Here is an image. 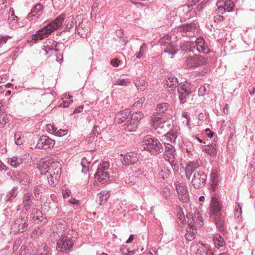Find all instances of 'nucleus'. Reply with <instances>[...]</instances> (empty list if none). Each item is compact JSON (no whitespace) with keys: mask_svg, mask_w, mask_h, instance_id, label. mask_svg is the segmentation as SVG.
I'll return each instance as SVG.
<instances>
[{"mask_svg":"<svg viewBox=\"0 0 255 255\" xmlns=\"http://www.w3.org/2000/svg\"><path fill=\"white\" fill-rule=\"evenodd\" d=\"M16 178L19 184L25 188H27L31 182L29 176L25 172H20L16 175Z\"/></svg>","mask_w":255,"mask_h":255,"instance_id":"obj_21","label":"nucleus"},{"mask_svg":"<svg viewBox=\"0 0 255 255\" xmlns=\"http://www.w3.org/2000/svg\"><path fill=\"white\" fill-rule=\"evenodd\" d=\"M40 189L39 186H35L33 190V193L36 198H39L40 194Z\"/></svg>","mask_w":255,"mask_h":255,"instance_id":"obj_64","label":"nucleus"},{"mask_svg":"<svg viewBox=\"0 0 255 255\" xmlns=\"http://www.w3.org/2000/svg\"><path fill=\"white\" fill-rule=\"evenodd\" d=\"M74 238L71 233L62 235L57 244V249L59 252H69L72 249Z\"/></svg>","mask_w":255,"mask_h":255,"instance_id":"obj_4","label":"nucleus"},{"mask_svg":"<svg viewBox=\"0 0 255 255\" xmlns=\"http://www.w3.org/2000/svg\"><path fill=\"white\" fill-rule=\"evenodd\" d=\"M17 17L15 15L14 12L12 11L11 15L8 18L9 24L11 25L12 28H15L18 25L17 23Z\"/></svg>","mask_w":255,"mask_h":255,"instance_id":"obj_41","label":"nucleus"},{"mask_svg":"<svg viewBox=\"0 0 255 255\" xmlns=\"http://www.w3.org/2000/svg\"><path fill=\"white\" fill-rule=\"evenodd\" d=\"M14 140L17 145H21L24 141V136L20 132H16L14 134Z\"/></svg>","mask_w":255,"mask_h":255,"instance_id":"obj_44","label":"nucleus"},{"mask_svg":"<svg viewBox=\"0 0 255 255\" xmlns=\"http://www.w3.org/2000/svg\"><path fill=\"white\" fill-rule=\"evenodd\" d=\"M242 214V210L241 205L239 203H236L235 209V218L237 222H240L241 220V215Z\"/></svg>","mask_w":255,"mask_h":255,"instance_id":"obj_39","label":"nucleus"},{"mask_svg":"<svg viewBox=\"0 0 255 255\" xmlns=\"http://www.w3.org/2000/svg\"><path fill=\"white\" fill-rule=\"evenodd\" d=\"M207 180V175L204 172L201 170H196L193 173L192 179V184L196 189H199L204 186Z\"/></svg>","mask_w":255,"mask_h":255,"instance_id":"obj_8","label":"nucleus"},{"mask_svg":"<svg viewBox=\"0 0 255 255\" xmlns=\"http://www.w3.org/2000/svg\"><path fill=\"white\" fill-rule=\"evenodd\" d=\"M72 97L70 95L64 96L62 98V102L59 104V107L61 108H67L70 104L73 102L71 99Z\"/></svg>","mask_w":255,"mask_h":255,"instance_id":"obj_37","label":"nucleus"},{"mask_svg":"<svg viewBox=\"0 0 255 255\" xmlns=\"http://www.w3.org/2000/svg\"><path fill=\"white\" fill-rule=\"evenodd\" d=\"M101 132V128L98 126H95L93 128L92 132L88 137V141L93 142L95 137H97Z\"/></svg>","mask_w":255,"mask_h":255,"instance_id":"obj_36","label":"nucleus"},{"mask_svg":"<svg viewBox=\"0 0 255 255\" xmlns=\"http://www.w3.org/2000/svg\"><path fill=\"white\" fill-rule=\"evenodd\" d=\"M138 124L136 122L131 120H128L125 125V129L128 131H134L137 128Z\"/></svg>","mask_w":255,"mask_h":255,"instance_id":"obj_33","label":"nucleus"},{"mask_svg":"<svg viewBox=\"0 0 255 255\" xmlns=\"http://www.w3.org/2000/svg\"><path fill=\"white\" fill-rule=\"evenodd\" d=\"M159 43L164 53L173 55L177 52L176 44L171 40L169 34L164 35L159 40Z\"/></svg>","mask_w":255,"mask_h":255,"instance_id":"obj_5","label":"nucleus"},{"mask_svg":"<svg viewBox=\"0 0 255 255\" xmlns=\"http://www.w3.org/2000/svg\"><path fill=\"white\" fill-rule=\"evenodd\" d=\"M175 186L179 200L182 203L187 202L189 199V196L186 184L184 183L176 182L175 183Z\"/></svg>","mask_w":255,"mask_h":255,"instance_id":"obj_11","label":"nucleus"},{"mask_svg":"<svg viewBox=\"0 0 255 255\" xmlns=\"http://www.w3.org/2000/svg\"><path fill=\"white\" fill-rule=\"evenodd\" d=\"M196 50L200 53H208L210 49L206 44L204 39L201 37H198L195 42Z\"/></svg>","mask_w":255,"mask_h":255,"instance_id":"obj_20","label":"nucleus"},{"mask_svg":"<svg viewBox=\"0 0 255 255\" xmlns=\"http://www.w3.org/2000/svg\"><path fill=\"white\" fill-rule=\"evenodd\" d=\"M145 100V99L144 98H142L140 99L138 101H137L136 102H135L133 105V107H141L143 103L144 102Z\"/></svg>","mask_w":255,"mask_h":255,"instance_id":"obj_63","label":"nucleus"},{"mask_svg":"<svg viewBox=\"0 0 255 255\" xmlns=\"http://www.w3.org/2000/svg\"><path fill=\"white\" fill-rule=\"evenodd\" d=\"M27 220L21 217L17 218L12 225V228L16 233H23L27 228Z\"/></svg>","mask_w":255,"mask_h":255,"instance_id":"obj_15","label":"nucleus"},{"mask_svg":"<svg viewBox=\"0 0 255 255\" xmlns=\"http://www.w3.org/2000/svg\"><path fill=\"white\" fill-rule=\"evenodd\" d=\"M65 17L64 13L61 14L54 20L36 31L35 34L31 35L28 38L27 41L35 43L47 38L54 30L62 26Z\"/></svg>","mask_w":255,"mask_h":255,"instance_id":"obj_1","label":"nucleus"},{"mask_svg":"<svg viewBox=\"0 0 255 255\" xmlns=\"http://www.w3.org/2000/svg\"><path fill=\"white\" fill-rule=\"evenodd\" d=\"M170 174V171L166 168L161 169L160 172H159V175L160 177H161L163 179H167L168 178Z\"/></svg>","mask_w":255,"mask_h":255,"instance_id":"obj_53","label":"nucleus"},{"mask_svg":"<svg viewBox=\"0 0 255 255\" xmlns=\"http://www.w3.org/2000/svg\"><path fill=\"white\" fill-rule=\"evenodd\" d=\"M43 9V5L41 3H37L32 7L31 12L28 14L27 19L31 21L33 17L35 16L37 14L40 15Z\"/></svg>","mask_w":255,"mask_h":255,"instance_id":"obj_24","label":"nucleus"},{"mask_svg":"<svg viewBox=\"0 0 255 255\" xmlns=\"http://www.w3.org/2000/svg\"><path fill=\"white\" fill-rule=\"evenodd\" d=\"M196 24L194 22L186 23L178 27V30L184 33L183 36L193 37L195 35Z\"/></svg>","mask_w":255,"mask_h":255,"instance_id":"obj_14","label":"nucleus"},{"mask_svg":"<svg viewBox=\"0 0 255 255\" xmlns=\"http://www.w3.org/2000/svg\"><path fill=\"white\" fill-rule=\"evenodd\" d=\"M213 242L215 247L219 249L224 248L225 245V241L223 238L220 234H216L213 238Z\"/></svg>","mask_w":255,"mask_h":255,"instance_id":"obj_30","label":"nucleus"},{"mask_svg":"<svg viewBox=\"0 0 255 255\" xmlns=\"http://www.w3.org/2000/svg\"><path fill=\"white\" fill-rule=\"evenodd\" d=\"M57 223H59L57 225L58 228H60L61 230H64L65 229L67 225L66 223L64 221L62 220H59L58 221H57Z\"/></svg>","mask_w":255,"mask_h":255,"instance_id":"obj_60","label":"nucleus"},{"mask_svg":"<svg viewBox=\"0 0 255 255\" xmlns=\"http://www.w3.org/2000/svg\"><path fill=\"white\" fill-rule=\"evenodd\" d=\"M166 124V122L164 121L163 122H160L159 123L155 125V127H153L155 130L157 131L159 133H162L166 131L164 129L165 125Z\"/></svg>","mask_w":255,"mask_h":255,"instance_id":"obj_47","label":"nucleus"},{"mask_svg":"<svg viewBox=\"0 0 255 255\" xmlns=\"http://www.w3.org/2000/svg\"><path fill=\"white\" fill-rule=\"evenodd\" d=\"M137 180L136 176L134 175H129L128 178L125 179V182L127 184L130 186L133 185L135 184Z\"/></svg>","mask_w":255,"mask_h":255,"instance_id":"obj_52","label":"nucleus"},{"mask_svg":"<svg viewBox=\"0 0 255 255\" xmlns=\"http://www.w3.org/2000/svg\"><path fill=\"white\" fill-rule=\"evenodd\" d=\"M91 163V161H89L86 157L82 158L81 165L82 166V172L86 173L89 170V165Z\"/></svg>","mask_w":255,"mask_h":255,"instance_id":"obj_42","label":"nucleus"},{"mask_svg":"<svg viewBox=\"0 0 255 255\" xmlns=\"http://www.w3.org/2000/svg\"><path fill=\"white\" fill-rule=\"evenodd\" d=\"M178 84L177 79L175 77H170L166 81L164 86L166 88L168 89L169 92H173L175 91Z\"/></svg>","mask_w":255,"mask_h":255,"instance_id":"obj_23","label":"nucleus"},{"mask_svg":"<svg viewBox=\"0 0 255 255\" xmlns=\"http://www.w3.org/2000/svg\"><path fill=\"white\" fill-rule=\"evenodd\" d=\"M216 5L217 8L215 12L219 14H223L226 12H231L235 7V4L232 0H218Z\"/></svg>","mask_w":255,"mask_h":255,"instance_id":"obj_9","label":"nucleus"},{"mask_svg":"<svg viewBox=\"0 0 255 255\" xmlns=\"http://www.w3.org/2000/svg\"><path fill=\"white\" fill-rule=\"evenodd\" d=\"M9 122V120L7 115L2 112L0 114V128H2L4 126Z\"/></svg>","mask_w":255,"mask_h":255,"instance_id":"obj_48","label":"nucleus"},{"mask_svg":"<svg viewBox=\"0 0 255 255\" xmlns=\"http://www.w3.org/2000/svg\"><path fill=\"white\" fill-rule=\"evenodd\" d=\"M109 195L107 193H105V192H101L98 193L97 195V197L99 198V204L102 205V204L105 203L108 199L109 198Z\"/></svg>","mask_w":255,"mask_h":255,"instance_id":"obj_43","label":"nucleus"},{"mask_svg":"<svg viewBox=\"0 0 255 255\" xmlns=\"http://www.w3.org/2000/svg\"><path fill=\"white\" fill-rule=\"evenodd\" d=\"M22 205L23 210L25 211H29L33 204L34 200V196L32 192H27L23 194L22 196Z\"/></svg>","mask_w":255,"mask_h":255,"instance_id":"obj_16","label":"nucleus"},{"mask_svg":"<svg viewBox=\"0 0 255 255\" xmlns=\"http://www.w3.org/2000/svg\"><path fill=\"white\" fill-rule=\"evenodd\" d=\"M178 135V133L176 130L172 129L170 131L167 132L165 135V138L166 139V141L165 142L168 143L174 142Z\"/></svg>","mask_w":255,"mask_h":255,"instance_id":"obj_32","label":"nucleus"},{"mask_svg":"<svg viewBox=\"0 0 255 255\" xmlns=\"http://www.w3.org/2000/svg\"><path fill=\"white\" fill-rule=\"evenodd\" d=\"M195 230H195V228L188 226V228L186 230V233L185 235V238L187 241H191L194 239V231Z\"/></svg>","mask_w":255,"mask_h":255,"instance_id":"obj_38","label":"nucleus"},{"mask_svg":"<svg viewBox=\"0 0 255 255\" xmlns=\"http://www.w3.org/2000/svg\"><path fill=\"white\" fill-rule=\"evenodd\" d=\"M55 144V141L47 135H41L38 138L35 148L47 150L53 148Z\"/></svg>","mask_w":255,"mask_h":255,"instance_id":"obj_10","label":"nucleus"},{"mask_svg":"<svg viewBox=\"0 0 255 255\" xmlns=\"http://www.w3.org/2000/svg\"><path fill=\"white\" fill-rule=\"evenodd\" d=\"M24 243V240L23 238L17 239L15 241L13 246V252L18 254L22 250V249L24 250V247L23 246Z\"/></svg>","mask_w":255,"mask_h":255,"instance_id":"obj_26","label":"nucleus"},{"mask_svg":"<svg viewBox=\"0 0 255 255\" xmlns=\"http://www.w3.org/2000/svg\"><path fill=\"white\" fill-rule=\"evenodd\" d=\"M191 216V219H189L188 226L193 227L196 230L197 228L201 227L203 225V220L201 215L197 213Z\"/></svg>","mask_w":255,"mask_h":255,"instance_id":"obj_18","label":"nucleus"},{"mask_svg":"<svg viewBox=\"0 0 255 255\" xmlns=\"http://www.w3.org/2000/svg\"><path fill=\"white\" fill-rule=\"evenodd\" d=\"M169 107V105L167 103H159L156 105L155 110L157 114L164 117V118H169L171 112Z\"/></svg>","mask_w":255,"mask_h":255,"instance_id":"obj_17","label":"nucleus"},{"mask_svg":"<svg viewBox=\"0 0 255 255\" xmlns=\"http://www.w3.org/2000/svg\"><path fill=\"white\" fill-rule=\"evenodd\" d=\"M75 29L77 33L83 38H86L90 32L89 26L84 23H81L78 26H76Z\"/></svg>","mask_w":255,"mask_h":255,"instance_id":"obj_22","label":"nucleus"},{"mask_svg":"<svg viewBox=\"0 0 255 255\" xmlns=\"http://www.w3.org/2000/svg\"><path fill=\"white\" fill-rule=\"evenodd\" d=\"M129 115V111L128 110H125L117 114L116 116V119L119 123H121L128 119Z\"/></svg>","mask_w":255,"mask_h":255,"instance_id":"obj_31","label":"nucleus"},{"mask_svg":"<svg viewBox=\"0 0 255 255\" xmlns=\"http://www.w3.org/2000/svg\"><path fill=\"white\" fill-rule=\"evenodd\" d=\"M18 195V187L17 186L13 187L12 189L7 193L5 197V201L9 202L12 201Z\"/></svg>","mask_w":255,"mask_h":255,"instance_id":"obj_35","label":"nucleus"},{"mask_svg":"<svg viewBox=\"0 0 255 255\" xmlns=\"http://www.w3.org/2000/svg\"><path fill=\"white\" fill-rule=\"evenodd\" d=\"M207 59L201 55L189 56L186 59V65L188 67L195 68L205 65Z\"/></svg>","mask_w":255,"mask_h":255,"instance_id":"obj_12","label":"nucleus"},{"mask_svg":"<svg viewBox=\"0 0 255 255\" xmlns=\"http://www.w3.org/2000/svg\"><path fill=\"white\" fill-rule=\"evenodd\" d=\"M141 145L144 150L148 151L153 154H159L163 151L162 143L157 139L152 138L149 135L144 137Z\"/></svg>","mask_w":255,"mask_h":255,"instance_id":"obj_2","label":"nucleus"},{"mask_svg":"<svg viewBox=\"0 0 255 255\" xmlns=\"http://www.w3.org/2000/svg\"><path fill=\"white\" fill-rule=\"evenodd\" d=\"M207 92V88L206 85L201 86L198 90V95L199 96H204Z\"/></svg>","mask_w":255,"mask_h":255,"instance_id":"obj_56","label":"nucleus"},{"mask_svg":"<svg viewBox=\"0 0 255 255\" xmlns=\"http://www.w3.org/2000/svg\"><path fill=\"white\" fill-rule=\"evenodd\" d=\"M198 252L203 253L201 255H213L212 250L208 248L207 245L202 243H199Z\"/></svg>","mask_w":255,"mask_h":255,"instance_id":"obj_34","label":"nucleus"},{"mask_svg":"<svg viewBox=\"0 0 255 255\" xmlns=\"http://www.w3.org/2000/svg\"><path fill=\"white\" fill-rule=\"evenodd\" d=\"M134 173V175L136 176V177L140 176H145L146 175V172L142 168H139L137 170H135Z\"/></svg>","mask_w":255,"mask_h":255,"instance_id":"obj_57","label":"nucleus"},{"mask_svg":"<svg viewBox=\"0 0 255 255\" xmlns=\"http://www.w3.org/2000/svg\"><path fill=\"white\" fill-rule=\"evenodd\" d=\"M186 47L189 52H194L195 50H196L195 44L193 42L187 43Z\"/></svg>","mask_w":255,"mask_h":255,"instance_id":"obj_59","label":"nucleus"},{"mask_svg":"<svg viewBox=\"0 0 255 255\" xmlns=\"http://www.w3.org/2000/svg\"><path fill=\"white\" fill-rule=\"evenodd\" d=\"M177 91L179 99L181 104H184L187 101L189 96L194 91L190 83L185 81L177 85Z\"/></svg>","mask_w":255,"mask_h":255,"instance_id":"obj_6","label":"nucleus"},{"mask_svg":"<svg viewBox=\"0 0 255 255\" xmlns=\"http://www.w3.org/2000/svg\"><path fill=\"white\" fill-rule=\"evenodd\" d=\"M42 213L41 211L38 209L34 208L32 210V218L35 220H39L41 217Z\"/></svg>","mask_w":255,"mask_h":255,"instance_id":"obj_54","label":"nucleus"},{"mask_svg":"<svg viewBox=\"0 0 255 255\" xmlns=\"http://www.w3.org/2000/svg\"><path fill=\"white\" fill-rule=\"evenodd\" d=\"M67 130H63L62 129H60L59 130H56L55 132V135L57 136H62L64 135H66L67 133Z\"/></svg>","mask_w":255,"mask_h":255,"instance_id":"obj_62","label":"nucleus"},{"mask_svg":"<svg viewBox=\"0 0 255 255\" xmlns=\"http://www.w3.org/2000/svg\"><path fill=\"white\" fill-rule=\"evenodd\" d=\"M73 20L74 17L73 16H69L68 17L66 22H67L65 28L66 29H69L70 28L73 27L74 23Z\"/></svg>","mask_w":255,"mask_h":255,"instance_id":"obj_55","label":"nucleus"},{"mask_svg":"<svg viewBox=\"0 0 255 255\" xmlns=\"http://www.w3.org/2000/svg\"><path fill=\"white\" fill-rule=\"evenodd\" d=\"M139 156L134 152H129L125 155L122 163L124 165L128 166L134 164L138 160Z\"/></svg>","mask_w":255,"mask_h":255,"instance_id":"obj_19","label":"nucleus"},{"mask_svg":"<svg viewBox=\"0 0 255 255\" xmlns=\"http://www.w3.org/2000/svg\"><path fill=\"white\" fill-rule=\"evenodd\" d=\"M46 130L49 133H54L55 134L57 128L53 125L48 124L46 126Z\"/></svg>","mask_w":255,"mask_h":255,"instance_id":"obj_58","label":"nucleus"},{"mask_svg":"<svg viewBox=\"0 0 255 255\" xmlns=\"http://www.w3.org/2000/svg\"><path fill=\"white\" fill-rule=\"evenodd\" d=\"M121 253L123 255H131L135 254L136 251L135 250L130 251L126 247H122L120 249Z\"/></svg>","mask_w":255,"mask_h":255,"instance_id":"obj_50","label":"nucleus"},{"mask_svg":"<svg viewBox=\"0 0 255 255\" xmlns=\"http://www.w3.org/2000/svg\"><path fill=\"white\" fill-rule=\"evenodd\" d=\"M162 118H164V117L157 113H154L151 117V122L152 127H155L156 125L161 122V120Z\"/></svg>","mask_w":255,"mask_h":255,"instance_id":"obj_40","label":"nucleus"},{"mask_svg":"<svg viewBox=\"0 0 255 255\" xmlns=\"http://www.w3.org/2000/svg\"><path fill=\"white\" fill-rule=\"evenodd\" d=\"M134 84L137 90L140 91H144L147 86V82L144 80H139L138 83L134 82Z\"/></svg>","mask_w":255,"mask_h":255,"instance_id":"obj_45","label":"nucleus"},{"mask_svg":"<svg viewBox=\"0 0 255 255\" xmlns=\"http://www.w3.org/2000/svg\"><path fill=\"white\" fill-rule=\"evenodd\" d=\"M11 37L8 35H4L0 36V47L1 48H3L5 50L6 49V46L5 44L6 43L8 39L10 38Z\"/></svg>","mask_w":255,"mask_h":255,"instance_id":"obj_49","label":"nucleus"},{"mask_svg":"<svg viewBox=\"0 0 255 255\" xmlns=\"http://www.w3.org/2000/svg\"><path fill=\"white\" fill-rule=\"evenodd\" d=\"M23 158L18 156L7 158V163L12 167L17 168L23 162Z\"/></svg>","mask_w":255,"mask_h":255,"instance_id":"obj_25","label":"nucleus"},{"mask_svg":"<svg viewBox=\"0 0 255 255\" xmlns=\"http://www.w3.org/2000/svg\"><path fill=\"white\" fill-rule=\"evenodd\" d=\"M204 150L205 153L213 158H215L217 155V146L215 143L205 146Z\"/></svg>","mask_w":255,"mask_h":255,"instance_id":"obj_28","label":"nucleus"},{"mask_svg":"<svg viewBox=\"0 0 255 255\" xmlns=\"http://www.w3.org/2000/svg\"><path fill=\"white\" fill-rule=\"evenodd\" d=\"M200 169H196V164L194 162H189L186 166L185 168V174L186 177L189 179L191 176L192 173H194V172L196 170H199Z\"/></svg>","mask_w":255,"mask_h":255,"instance_id":"obj_27","label":"nucleus"},{"mask_svg":"<svg viewBox=\"0 0 255 255\" xmlns=\"http://www.w3.org/2000/svg\"><path fill=\"white\" fill-rule=\"evenodd\" d=\"M215 221L216 227L219 230L223 229V226L225 222V219L222 216V214L220 213L219 215H213L212 217Z\"/></svg>","mask_w":255,"mask_h":255,"instance_id":"obj_29","label":"nucleus"},{"mask_svg":"<svg viewBox=\"0 0 255 255\" xmlns=\"http://www.w3.org/2000/svg\"><path fill=\"white\" fill-rule=\"evenodd\" d=\"M164 158L168 162L173 161L176 156V150L171 143L164 142Z\"/></svg>","mask_w":255,"mask_h":255,"instance_id":"obj_13","label":"nucleus"},{"mask_svg":"<svg viewBox=\"0 0 255 255\" xmlns=\"http://www.w3.org/2000/svg\"><path fill=\"white\" fill-rule=\"evenodd\" d=\"M212 183H218V175L216 171H213L211 174Z\"/></svg>","mask_w":255,"mask_h":255,"instance_id":"obj_61","label":"nucleus"},{"mask_svg":"<svg viewBox=\"0 0 255 255\" xmlns=\"http://www.w3.org/2000/svg\"><path fill=\"white\" fill-rule=\"evenodd\" d=\"M143 118V114L140 112L133 113L130 117V120L137 123Z\"/></svg>","mask_w":255,"mask_h":255,"instance_id":"obj_46","label":"nucleus"},{"mask_svg":"<svg viewBox=\"0 0 255 255\" xmlns=\"http://www.w3.org/2000/svg\"><path fill=\"white\" fill-rule=\"evenodd\" d=\"M112 170L110 168L108 161H103L98 166L95 177L102 184L107 183L110 180V173Z\"/></svg>","mask_w":255,"mask_h":255,"instance_id":"obj_3","label":"nucleus"},{"mask_svg":"<svg viewBox=\"0 0 255 255\" xmlns=\"http://www.w3.org/2000/svg\"><path fill=\"white\" fill-rule=\"evenodd\" d=\"M130 83L128 79H119L114 81V85L119 86H128Z\"/></svg>","mask_w":255,"mask_h":255,"instance_id":"obj_51","label":"nucleus"},{"mask_svg":"<svg viewBox=\"0 0 255 255\" xmlns=\"http://www.w3.org/2000/svg\"><path fill=\"white\" fill-rule=\"evenodd\" d=\"M211 199L209 208L210 217L213 215H219L221 213L222 202L220 195L216 193L211 194Z\"/></svg>","mask_w":255,"mask_h":255,"instance_id":"obj_7","label":"nucleus"}]
</instances>
